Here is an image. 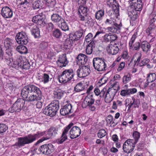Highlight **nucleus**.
<instances>
[{
	"label": "nucleus",
	"mask_w": 156,
	"mask_h": 156,
	"mask_svg": "<svg viewBox=\"0 0 156 156\" xmlns=\"http://www.w3.org/2000/svg\"><path fill=\"white\" fill-rule=\"evenodd\" d=\"M21 95L24 100L28 102H37L44 98L40 89L33 85L23 87L21 90Z\"/></svg>",
	"instance_id": "obj_1"
},
{
	"label": "nucleus",
	"mask_w": 156,
	"mask_h": 156,
	"mask_svg": "<svg viewBox=\"0 0 156 156\" xmlns=\"http://www.w3.org/2000/svg\"><path fill=\"white\" fill-rule=\"evenodd\" d=\"M44 133V132H38L36 134H30L24 137H18L17 139V141L13 145V146L20 148L24 146L25 144L32 143L37 139L43 136Z\"/></svg>",
	"instance_id": "obj_2"
},
{
	"label": "nucleus",
	"mask_w": 156,
	"mask_h": 156,
	"mask_svg": "<svg viewBox=\"0 0 156 156\" xmlns=\"http://www.w3.org/2000/svg\"><path fill=\"white\" fill-rule=\"evenodd\" d=\"M59 101L54 100L46 107L43 111L44 113L47 115L53 117L55 115L59 108Z\"/></svg>",
	"instance_id": "obj_3"
},
{
	"label": "nucleus",
	"mask_w": 156,
	"mask_h": 156,
	"mask_svg": "<svg viewBox=\"0 0 156 156\" xmlns=\"http://www.w3.org/2000/svg\"><path fill=\"white\" fill-rule=\"evenodd\" d=\"M75 73L72 69H66L64 71L62 75L59 76L58 80L59 82L66 83L73 79Z\"/></svg>",
	"instance_id": "obj_4"
},
{
	"label": "nucleus",
	"mask_w": 156,
	"mask_h": 156,
	"mask_svg": "<svg viewBox=\"0 0 156 156\" xmlns=\"http://www.w3.org/2000/svg\"><path fill=\"white\" fill-rule=\"evenodd\" d=\"M106 61L104 59L100 58H93V65L95 69L98 71L106 70L107 65Z\"/></svg>",
	"instance_id": "obj_5"
},
{
	"label": "nucleus",
	"mask_w": 156,
	"mask_h": 156,
	"mask_svg": "<svg viewBox=\"0 0 156 156\" xmlns=\"http://www.w3.org/2000/svg\"><path fill=\"white\" fill-rule=\"evenodd\" d=\"M55 150L54 147L51 144L41 146L38 149H34V151L37 154L42 153L46 155L53 152Z\"/></svg>",
	"instance_id": "obj_6"
},
{
	"label": "nucleus",
	"mask_w": 156,
	"mask_h": 156,
	"mask_svg": "<svg viewBox=\"0 0 156 156\" xmlns=\"http://www.w3.org/2000/svg\"><path fill=\"white\" fill-rule=\"evenodd\" d=\"M25 102L23 99L20 98L18 99L12 106L9 108V111L12 113L14 112H20L24 107Z\"/></svg>",
	"instance_id": "obj_7"
},
{
	"label": "nucleus",
	"mask_w": 156,
	"mask_h": 156,
	"mask_svg": "<svg viewBox=\"0 0 156 156\" xmlns=\"http://www.w3.org/2000/svg\"><path fill=\"white\" fill-rule=\"evenodd\" d=\"M135 141L133 139H129L126 140L123 146V149L124 152L129 153L132 152L134 148Z\"/></svg>",
	"instance_id": "obj_8"
},
{
	"label": "nucleus",
	"mask_w": 156,
	"mask_h": 156,
	"mask_svg": "<svg viewBox=\"0 0 156 156\" xmlns=\"http://www.w3.org/2000/svg\"><path fill=\"white\" fill-rule=\"evenodd\" d=\"M90 73V67L88 65L80 67L76 71L77 76L80 78L86 77L89 75Z\"/></svg>",
	"instance_id": "obj_9"
},
{
	"label": "nucleus",
	"mask_w": 156,
	"mask_h": 156,
	"mask_svg": "<svg viewBox=\"0 0 156 156\" xmlns=\"http://www.w3.org/2000/svg\"><path fill=\"white\" fill-rule=\"evenodd\" d=\"M94 101L92 95H88L85 98L82 106L85 108L88 106L90 110L94 111L96 108L95 106L92 105L94 104Z\"/></svg>",
	"instance_id": "obj_10"
},
{
	"label": "nucleus",
	"mask_w": 156,
	"mask_h": 156,
	"mask_svg": "<svg viewBox=\"0 0 156 156\" xmlns=\"http://www.w3.org/2000/svg\"><path fill=\"white\" fill-rule=\"evenodd\" d=\"M118 90L114 87L109 88L107 90L105 96V101L106 103L110 102L113 99Z\"/></svg>",
	"instance_id": "obj_11"
},
{
	"label": "nucleus",
	"mask_w": 156,
	"mask_h": 156,
	"mask_svg": "<svg viewBox=\"0 0 156 156\" xmlns=\"http://www.w3.org/2000/svg\"><path fill=\"white\" fill-rule=\"evenodd\" d=\"M141 10L136 8H128V14L130 18V21H134L136 20L139 16L140 12Z\"/></svg>",
	"instance_id": "obj_12"
},
{
	"label": "nucleus",
	"mask_w": 156,
	"mask_h": 156,
	"mask_svg": "<svg viewBox=\"0 0 156 156\" xmlns=\"http://www.w3.org/2000/svg\"><path fill=\"white\" fill-rule=\"evenodd\" d=\"M28 37L27 34L24 32H21L17 34L16 40L19 44H26L28 42Z\"/></svg>",
	"instance_id": "obj_13"
},
{
	"label": "nucleus",
	"mask_w": 156,
	"mask_h": 156,
	"mask_svg": "<svg viewBox=\"0 0 156 156\" xmlns=\"http://www.w3.org/2000/svg\"><path fill=\"white\" fill-rule=\"evenodd\" d=\"M32 20L33 22L42 27H44L46 24L47 20L42 13L33 17Z\"/></svg>",
	"instance_id": "obj_14"
},
{
	"label": "nucleus",
	"mask_w": 156,
	"mask_h": 156,
	"mask_svg": "<svg viewBox=\"0 0 156 156\" xmlns=\"http://www.w3.org/2000/svg\"><path fill=\"white\" fill-rule=\"evenodd\" d=\"M107 3V5L112 8L113 15L115 14L116 17L118 16L119 15V5L117 1L115 0H108Z\"/></svg>",
	"instance_id": "obj_15"
},
{
	"label": "nucleus",
	"mask_w": 156,
	"mask_h": 156,
	"mask_svg": "<svg viewBox=\"0 0 156 156\" xmlns=\"http://www.w3.org/2000/svg\"><path fill=\"white\" fill-rule=\"evenodd\" d=\"M21 57L17 58L16 59H13L9 58L7 59L6 62L7 64L9 66L16 68H18L19 67H20L21 65Z\"/></svg>",
	"instance_id": "obj_16"
},
{
	"label": "nucleus",
	"mask_w": 156,
	"mask_h": 156,
	"mask_svg": "<svg viewBox=\"0 0 156 156\" xmlns=\"http://www.w3.org/2000/svg\"><path fill=\"white\" fill-rule=\"evenodd\" d=\"M88 9L87 7L80 6L78 10L79 16L80 20L85 21L87 14Z\"/></svg>",
	"instance_id": "obj_17"
},
{
	"label": "nucleus",
	"mask_w": 156,
	"mask_h": 156,
	"mask_svg": "<svg viewBox=\"0 0 156 156\" xmlns=\"http://www.w3.org/2000/svg\"><path fill=\"white\" fill-rule=\"evenodd\" d=\"M73 124L71 123L66 127L63 132L61 137L59 139L57 142L59 144H62L67 139L66 134L67 133L69 130L73 126Z\"/></svg>",
	"instance_id": "obj_18"
},
{
	"label": "nucleus",
	"mask_w": 156,
	"mask_h": 156,
	"mask_svg": "<svg viewBox=\"0 0 156 156\" xmlns=\"http://www.w3.org/2000/svg\"><path fill=\"white\" fill-rule=\"evenodd\" d=\"M81 133L80 129L77 126L72 127L69 132L70 138L72 139L77 138L80 135Z\"/></svg>",
	"instance_id": "obj_19"
},
{
	"label": "nucleus",
	"mask_w": 156,
	"mask_h": 156,
	"mask_svg": "<svg viewBox=\"0 0 156 156\" xmlns=\"http://www.w3.org/2000/svg\"><path fill=\"white\" fill-rule=\"evenodd\" d=\"M68 61L67 60L66 54L60 55L57 61L58 66L61 68L65 66L68 64Z\"/></svg>",
	"instance_id": "obj_20"
},
{
	"label": "nucleus",
	"mask_w": 156,
	"mask_h": 156,
	"mask_svg": "<svg viewBox=\"0 0 156 156\" xmlns=\"http://www.w3.org/2000/svg\"><path fill=\"white\" fill-rule=\"evenodd\" d=\"M1 14L5 18H11L12 17L13 12L11 9L7 6H5L2 8Z\"/></svg>",
	"instance_id": "obj_21"
},
{
	"label": "nucleus",
	"mask_w": 156,
	"mask_h": 156,
	"mask_svg": "<svg viewBox=\"0 0 156 156\" xmlns=\"http://www.w3.org/2000/svg\"><path fill=\"white\" fill-rule=\"evenodd\" d=\"M122 26V24L121 20H119L118 25H112L111 27H108L107 28V30L108 31L118 34L119 32V30H121V27Z\"/></svg>",
	"instance_id": "obj_22"
},
{
	"label": "nucleus",
	"mask_w": 156,
	"mask_h": 156,
	"mask_svg": "<svg viewBox=\"0 0 156 156\" xmlns=\"http://www.w3.org/2000/svg\"><path fill=\"white\" fill-rule=\"evenodd\" d=\"M130 6L128 8H136L142 9L143 2L141 0H129Z\"/></svg>",
	"instance_id": "obj_23"
},
{
	"label": "nucleus",
	"mask_w": 156,
	"mask_h": 156,
	"mask_svg": "<svg viewBox=\"0 0 156 156\" xmlns=\"http://www.w3.org/2000/svg\"><path fill=\"white\" fill-rule=\"evenodd\" d=\"M111 17L106 19V20L105 21V23L107 25H118L119 20H120L117 18L118 16L116 17L115 15V14H114V15L112 14L111 15Z\"/></svg>",
	"instance_id": "obj_24"
},
{
	"label": "nucleus",
	"mask_w": 156,
	"mask_h": 156,
	"mask_svg": "<svg viewBox=\"0 0 156 156\" xmlns=\"http://www.w3.org/2000/svg\"><path fill=\"white\" fill-rule=\"evenodd\" d=\"M107 50L108 53L112 55H115L118 52L119 49L117 44H110L107 47Z\"/></svg>",
	"instance_id": "obj_25"
},
{
	"label": "nucleus",
	"mask_w": 156,
	"mask_h": 156,
	"mask_svg": "<svg viewBox=\"0 0 156 156\" xmlns=\"http://www.w3.org/2000/svg\"><path fill=\"white\" fill-rule=\"evenodd\" d=\"M72 107L71 104H67L60 110V114L62 115H65L70 113L71 112Z\"/></svg>",
	"instance_id": "obj_26"
},
{
	"label": "nucleus",
	"mask_w": 156,
	"mask_h": 156,
	"mask_svg": "<svg viewBox=\"0 0 156 156\" xmlns=\"http://www.w3.org/2000/svg\"><path fill=\"white\" fill-rule=\"evenodd\" d=\"M78 60L77 64L79 65H83L85 64L87 61V55L83 54H80L76 57Z\"/></svg>",
	"instance_id": "obj_27"
},
{
	"label": "nucleus",
	"mask_w": 156,
	"mask_h": 156,
	"mask_svg": "<svg viewBox=\"0 0 156 156\" xmlns=\"http://www.w3.org/2000/svg\"><path fill=\"white\" fill-rule=\"evenodd\" d=\"M58 130V128L55 127L51 128L46 133L45 132H43L44 133L43 136L46 133V136H45L48 140L51 137L55 136L57 133Z\"/></svg>",
	"instance_id": "obj_28"
},
{
	"label": "nucleus",
	"mask_w": 156,
	"mask_h": 156,
	"mask_svg": "<svg viewBox=\"0 0 156 156\" xmlns=\"http://www.w3.org/2000/svg\"><path fill=\"white\" fill-rule=\"evenodd\" d=\"M15 41L12 39L6 37L4 40V45L6 48L14 47V45Z\"/></svg>",
	"instance_id": "obj_29"
},
{
	"label": "nucleus",
	"mask_w": 156,
	"mask_h": 156,
	"mask_svg": "<svg viewBox=\"0 0 156 156\" xmlns=\"http://www.w3.org/2000/svg\"><path fill=\"white\" fill-rule=\"evenodd\" d=\"M141 48L143 51L147 52L150 51V49L151 48L150 44L146 41H144L142 42L140 44Z\"/></svg>",
	"instance_id": "obj_30"
},
{
	"label": "nucleus",
	"mask_w": 156,
	"mask_h": 156,
	"mask_svg": "<svg viewBox=\"0 0 156 156\" xmlns=\"http://www.w3.org/2000/svg\"><path fill=\"white\" fill-rule=\"evenodd\" d=\"M96 41H92L89 43L87 46L86 50V54L88 55L91 54L93 51V48L95 47V44Z\"/></svg>",
	"instance_id": "obj_31"
},
{
	"label": "nucleus",
	"mask_w": 156,
	"mask_h": 156,
	"mask_svg": "<svg viewBox=\"0 0 156 156\" xmlns=\"http://www.w3.org/2000/svg\"><path fill=\"white\" fill-rule=\"evenodd\" d=\"M51 19L54 22L58 23L62 22L63 19L61 16L57 13H53L51 16Z\"/></svg>",
	"instance_id": "obj_32"
},
{
	"label": "nucleus",
	"mask_w": 156,
	"mask_h": 156,
	"mask_svg": "<svg viewBox=\"0 0 156 156\" xmlns=\"http://www.w3.org/2000/svg\"><path fill=\"white\" fill-rule=\"evenodd\" d=\"M31 34L35 38H39L40 37V30L36 26H33L31 30Z\"/></svg>",
	"instance_id": "obj_33"
},
{
	"label": "nucleus",
	"mask_w": 156,
	"mask_h": 156,
	"mask_svg": "<svg viewBox=\"0 0 156 156\" xmlns=\"http://www.w3.org/2000/svg\"><path fill=\"white\" fill-rule=\"evenodd\" d=\"M103 33L102 31H98L96 33L95 35L94 39H93V34L91 33H89L85 37V40L87 42H89L90 41H94V39L97 36H98L100 34Z\"/></svg>",
	"instance_id": "obj_34"
},
{
	"label": "nucleus",
	"mask_w": 156,
	"mask_h": 156,
	"mask_svg": "<svg viewBox=\"0 0 156 156\" xmlns=\"http://www.w3.org/2000/svg\"><path fill=\"white\" fill-rule=\"evenodd\" d=\"M53 96L54 98L60 99L63 97L64 93L63 91L60 90H58L53 92Z\"/></svg>",
	"instance_id": "obj_35"
},
{
	"label": "nucleus",
	"mask_w": 156,
	"mask_h": 156,
	"mask_svg": "<svg viewBox=\"0 0 156 156\" xmlns=\"http://www.w3.org/2000/svg\"><path fill=\"white\" fill-rule=\"evenodd\" d=\"M20 2L19 5L21 6V7L26 9H27L29 8L30 3L29 0H20Z\"/></svg>",
	"instance_id": "obj_36"
},
{
	"label": "nucleus",
	"mask_w": 156,
	"mask_h": 156,
	"mask_svg": "<svg viewBox=\"0 0 156 156\" xmlns=\"http://www.w3.org/2000/svg\"><path fill=\"white\" fill-rule=\"evenodd\" d=\"M104 15V11L102 9L98 10L95 13V14L96 19L99 21L101 20L102 19Z\"/></svg>",
	"instance_id": "obj_37"
},
{
	"label": "nucleus",
	"mask_w": 156,
	"mask_h": 156,
	"mask_svg": "<svg viewBox=\"0 0 156 156\" xmlns=\"http://www.w3.org/2000/svg\"><path fill=\"white\" fill-rule=\"evenodd\" d=\"M16 50L21 54H26L27 53V48L25 46L22 45H19L17 46Z\"/></svg>",
	"instance_id": "obj_38"
},
{
	"label": "nucleus",
	"mask_w": 156,
	"mask_h": 156,
	"mask_svg": "<svg viewBox=\"0 0 156 156\" xmlns=\"http://www.w3.org/2000/svg\"><path fill=\"white\" fill-rule=\"evenodd\" d=\"M85 86L81 82L78 83L74 87V90L76 92H79L84 90L85 88Z\"/></svg>",
	"instance_id": "obj_39"
},
{
	"label": "nucleus",
	"mask_w": 156,
	"mask_h": 156,
	"mask_svg": "<svg viewBox=\"0 0 156 156\" xmlns=\"http://www.w3.org/2000/svg\"><path fill=\"white\" fill-rule=\"evenodd\" d=\"M21 65L20 66V67L25 69H29L30 65L28 61L26 59H25V60L21 59Z\"/></svg>",
	"instance_id": "obj_40"
},
{
	"label": "nucleus",
	"mask_w": 156,
	"mask_h": 156,
	"mask_svg": "<svg viewBox=\"0 0 156 156\" xmlns=\"http://www.w3.org/2000/svg\"><path fill=\"white\" fill-rule=\"evenodd\" d=\"M155 26V25H150L146 30V32L147 35L148 37H152L151 34L154 31Z\"/></svg>",
	"instance_id": "obj_41"
},
{
	"label": "nucleus",
	"mask_w": 156,
	"mask_h": 156,
	"mask_svg": "<svg viewBox=\"0 0 156 156\" xmlns=\"http://www.w3.org/2000/svg\"><path fill=\"white\" fill-rule=\"evenodd\" d=\"M122 105V101L119 100L113 101V104L112 106V108L114 110H116L118 108L120 107Z\"/></svg>",
	"instance_id": "obj_42"
},
{
	"label": "nucleus",
	"mask_w": 156,
	"mask_h": 156,
	"mask_svg": "<svg viewBox=\"0 0 156 156\" xmlns=\"http://www.w3.org/2000/svg\"><path fill=\"white\" fill-rule=\"evenodd\" d=\"M156 79V74L154 73L148 74L147 76V81L149 83L154 81Z\"/></svg>",
	"instance_id": "obj_43"
},
{
	"label": "nucleus",
	"mask_w": 156,
	"mask_h": 156,
	"mask_svg": "<svg viewBox=\"0 0 156 156\" xmlns=\"http://www.w3.org/2000/svg\"><path fill=\"white\" fill-rule=\"evenodd\" d=\"M51 75L44 73L43 74L42 81L44 83H48L50 80H51L52 78L50 77Z\"/></svg>",
	"instance_id": "obj_44"
},
{
	"label": "nucleus",
	"mask_w": 156,
	"mask_h": 156,
	"mask_svg": "<svg viewBox=\"0 0 156 156\" xmlns=\"http://www.w3.org/2000/svg\"><path fill=\"white\" fill-rule=\"evenodd\" d=\"M74 42L69 39L66 40L64 45L65 48L68 49H70L73 46Z\"/></svg>",
	"instance_id": "obj_45"
},
{
	"label": "nucleus",
	"mask_w": 156,
	"mask_h": 156,
	"mask_svg": "<svg viewBox=\"0 0 156 156\" xmlns=\"http://www.w3.org/2000/svg\"><path fill=\"white\" fill-rule=\"evenodd\" d=\"M61 23V28L62 30L64 31L68 30H69V26L68 23L63 19Z\"/></svg>",
	"instance_id": "obj_46"
},
{
	"label": "nucleus",
	"mask_w": 156,
	"mask_h": 156,
	"mask_svg": "<svg viewBox=\"0 0 156 156\" xmlns=\"http://www.w3.org/2000/svg\"><path fill=\"white\" fill-rule=\"evenodd\" d=\"M62 33L60 30L58 29H55L52 31L53 36L56 38H59L62 36Z\"/></svg>",
	"instance_id": "obj_47"
},
{
	"label": "nucleus",
	"mask_w": 156,
	"mask_h": 156,
	"mask_svg": "<svg viewBox=\"0 0 156 156\" xmlns=\"http://www.w3.org/2000/svg\"><path fill=\"white\" fill-rule=\"evenodd\" d=\"M131 80V74L128 73L125 75L122 78V82L126 84L129 82Z\"/></svg>",
	"instance_id": "obj_48"
},
{
	"label": "nucleus",
	"mask_w": 156,
	"mask_h": 156,
	"mask_svg": "<svg viewBox=\"0 0 156 156\" xmlns=\"http://www.w3.org/2000/svg\"><path fill=\"white\" fill-rule=\"evenodd\" d=\"M107 134V133L104 129H100L97 135L100 138H101Z\"/></svg>",
	"instance_id": "obj_49"
},
{
	"label": "nucleus",
	"mask_w": 156,
	"mask_h": 156,
	"mask_svg": "<svg viewBox=\"0 0 156 156\" xmlns=\"http://www.w3.org/2000/svg\"><path fill=\"white\" fill-rule=\"evenodd\" d=\"M131 49L133 50L139 51L140 47V44L139 42H136L132 46H129Z\"/></svg>",
	"instance_id": "obj_50"
},
{
	"label": "nucleus",
	"mask_w": 156,
	"mask_h": 156,
	"mask_svg": "<svg viewBox=\"0 0 156 156\" xmlns=\"http://www.w3.org/2000/svg\"><path fill=\"white\" fill-rule=\"evenodd\" d=\"M8 127L5 124L0 123V134L5 133L8 129Z\"/></svg>",
	"instance_id": "obj_51"
},
{
	"label": "nucleus",
	"mask_w": 156,
	"mask_h": 156,
	"mask_svg": "<svg viewBox=\"0 0 156 156\" xmlns=\"http://www.w3.org/2000/svg\"><path fill=\"white\" fill-rule=\"evenodd\" d=\"M137 37V33H134L129 41V46H132V45L133 44L136 39Z\"/></svg>",
	"instance_id": "obj_52"
},
{
	"label": "nucleus",
	"mask_w": 156,
	"mask_h": 156,
	"mask_svg": "<svg viewBox=\"0 0 156 156\" xmlns=\"http://www.w3.org/2000/svg\"><path fill=\"white\" fill-rule=\"evenodd\" d=\"M85 31L84 30L80 29L78 31L75 33V34L77 37V39H79L82 36Z\"/></svg>",
	"instance_id": "obj_53"
},
{
	"label": "nucleus",
	"mask_w": 156,
	"mask_h": 156,
	"mask_svg": "<svg viewBox=\"0 0 156 156\" xmlns=\"http://www.w3.org/2000/svg\"><path fill=\"white\" fill-rule=\"evenodd\" d=\"M69 40L73 41V42H75L78 40L77 37L75 33H73L69 34Z\"/></svg>",
	"instance_id": "obj_54"
},
{
	"label": "nucleus",
	"mask_w": 156,
	"mask_h": 156,
	"mask_svg": "<svg viewBox=\"0 0 156 156\" xmlns=\"http://www.w3.org/2000/svg\"><path fill=\"white\" fill-rule=\"evenodd\" d=\"M140 133L137 131H135L133 133V136L135 139L134 140L136 143L138 140L140 138Z\"/></svg>",
	"instance_id": "obj_55"
},
{
	"label": "nucleus",
	"mask_w": 156,
	"mask_h": 156,
	"mask_svg": "<svg viewBox=\"0 0 156 156\" xmlns=\"http://www.w3.org/2000/svg\"><path fill=\"white\" fill-rule=\"evenodd\" d=\"M132 100L133 101L132 102L134 108H138L140 104V101L139 99H135L134 98H133Z\"/></svg>",
	"instance_id": "obj_56"
},
{
	"label": "nucleus",
	"mask_w": 156,
	"mask_h": 156,
	"mask_svg": "<svg viewBox=\"0 0 156 156\" xmlns=\"http://www.w3.org/2000/svg\"><path fill=\"white\" fill-rule=\"evenodd\" d=\"M46 25L47 29L48 31H51L54 28L53 24L51 22L49 23L46 24Z\"/></svg>",
	"instance_id": "obj_57"
},
{
	"label": "nucleus",
	"mask_w": 156,
	"mask_h": 156,
	"mask_svg": "<svg viewBox=\"0 0 156 156\" xmlns=\"http://www.w3.org/2000/svg\"><path fill=\"white\" fill-rule=\"evenodd\" d=\"M142 57V54L141 53L139 54H136L134 55V58H136V62L138 63L140 61Z\"/></svg>",
	"instance_id": "obj_58"
},
{
	"label": "nucleus",
	"mask_w": 156,
	"mask_h": 156,
	"mask_svg": "<svg viewBox=\"0 0 156 156\" xmlns=\"http://www.w3.org/2000/svg\"><path fill=\"white\" fill-rule=\"evenodd\" d=\"M125 66V62H122L119 65V67L117 68V71L118 72H120L124 68Z\"/></svg>",
	"instance_id": "obj_59"
},
{
	"label": "nucleus",
	"mask_w": 156,
	"mask_h": 156,
	"mask_svg": "<svg viewBox=\"0 0 156 156\" xmlns=\"http://www.w3.org/2000/svg\"><path fill=\"white\" fill-rule=\"evenodd\" d=\"M48 4L51 7H53L56 3L55 0H45Z\"/></svg>",
	"instance_id": "obj_60"
},
{
	"label": "nucleus",
	"mask_w": 156,
	"mask_h": 156,
	"mask_svg": "<svg viewBox=\"0 0 156 156\" xmlns=\"http://www.w3.org/2000/svg\"><path fill=\"white\" fill-rule=\"evenodd\" d=\"M120 95L123 96L129 95L128 89L122 90L120 92Z\"/></svg>",
	"instance_id": "obj_61"
},
{
	"label": "nucleus",
	"mask_w": 156,
	"mask_h": 156,
	"mask_svg": "<svg viewBox=\"0 0 156 156\" xmlns=\"http://www.w3.org/2000/svg\"><path fill=\"white\" fill-rule=\"evenodd\" d=\"M113 120V117L111 115L108 116L106 118V121L107 124H111Z\"/></svg>",
	"instance_id": "obj_62"
},
{
	"label": "nucleus",
	"mask_w": 156,
	"mask_h": 156,
	"mask_svg": "<svg viewBox=\"0 0 156 156\" xmlns=\"http://www.w3.org/2000/svg\"><path fill=\"white\" fill-rule=\"evenodd\" d=\"M5 53L9 56L10 57L12 55V48H6Z\"/></svg>",
	"instance_id": "obj_63"
},
{
	"label": "nucleus",
	"mask_w": 156,
	"mask_h": 156,
	"mask_svg": "<svg viewBox=\"0 0 156 156\" xmlns=\"http://www.w3.org/2000/svg\"><path fill=\"white\" fill-rule=\"evenodd\" d=\"M44 98L41 100L37 101L36 104V107L38 108H41L42 106V103L43 102Z\"/></svg>",
	"instance_id": "obj_64"
}]
</instances>
